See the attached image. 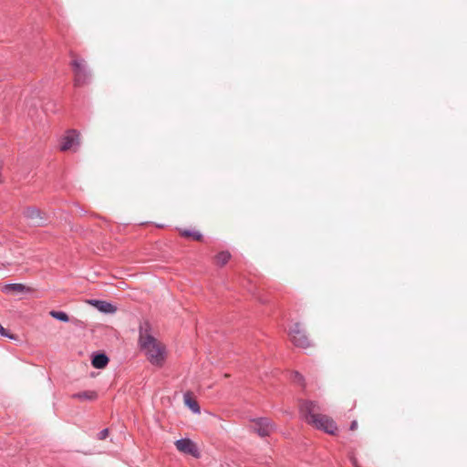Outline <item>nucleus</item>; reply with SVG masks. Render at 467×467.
<instances>
[{
    "label": "nucleus",
    "instance_id": "nucleus-5",
    "mask_svg": "<svg viewBox=\"0 0 467 467\" xmlns=\"http://www.w3.org/2000/svg\"><path fill=\"white\" fill-rule=\"evenodd\" d=\"M79 132L76 130H68L61 138L59 149L61 151H76L79 147Z\"/></svg>",
    "mask_w": 467,
    "mask_h": 467
},
{
    "label": "nucleus",
    "instance_id": "nucleus-10",
    "mask_svg": "<svg viewBox=\"0 0 467 467\" xmlns=\"http://www.w3.org/2000/svg\"><path fill=\"white\" fill-rule=\"evenodd\" d=\"M71 398L79 401H94L99 398L96 390H84L71 395Z\"/></svg>",
    "mask_w": 467,
    "mask_h": 467
},
{
    "label": "nucleus",
    "instance_id": "nucleus-12",
    "mask_svg": "<svg viewBox=\"0 0 467 467\" xmlns=\"http://www.w3.org/2000/svg\"><path fill=\"white\" fill-rule=\"evenodd\" d=\"M183 400H184V403L191 409V410L194 413H200L201 412V409H200V406L198 404V402L196 401V400H194L192 398V395L191 392L187 391L183 394Z\"/></svg>",
    "mask_w": 467,
    "mask_h": 467
},
{
    "label": "nucleus",
    "instance_id": "nucleus-15",
    "mask_svg": "<svg viewBox=\"0 0 467 467\" xmlns=\"http://www.w3.org/2000/svg\"><path fill=\"white\" fill-rule=\"evenodd\" d=\"M50 316L59 321L67 322L69 317L66 312L52 310Z\"/></svg>",
    "mask_w": 467,
    "mask_h": 467
},
{
    "label": "nucleus",
    "instance_id": "nucleus-1",
    "mask_svg": "<svg viewBox=\"0 0 467 467\" xmlns=\"http://www.w3.org/2000/svg\"><path fill=\"white\" fill-rule=\"evenodd\" d=\"M139 346L145 353L150 363L156 367H162L165 361V346L159 342L151 333V326L145 320L139 327Z\"/></svg>",
    "mask_w": 467,
    "mask_h": 467
},
{
    "label": "nucleus",
    "instance_id": "nucleus-19",
    "mask_svg": "<svg viewBox=\"0 0 467 467\" xmlns=\"http://www.w3.org/2000/svg\"><path fill=\"white\" fill-rule=\"evenodd\" d=\"M109 436V429H103L98 433L99 440H105Z\"/></svg>",
    "mask_w": 467,
    "mask_h": 467
},
{
    "label": "nucleus",
    "instance_id": "nucleus-20",
    "mask_svg": "<svg viewBox=\"0 0 467 467\" xmlns=\"http://www.w3.org/2000/svg\"><path fill=\"white\" fill-rule=\"evenodd\" d=\"M358 427V423L356 420L352 421L351 424H350V430L351 431H355Z\"/></svg>",
    "mask_w": 467,
    "mask_h": 467
},
{
    "label": "nucleus",
    "instance_id": "nucleus-16",
    "mask_svg": "<svg viewBox=\"0 0 467 467\" xmlns=\"http://www.w3.org/2000/svg\"><path fill=\"white\" fill-rule=\"evenodd\" d=\"M291 380L294 382V383H296L302 387L305 386V378L304 376L299 373L298 371H293L291 373Z\"/></svg>",
    "mask_w": 467,
    "mask_h": 467
},
{
    "label": "nucleus",
    "instance_id": "nucleus-2",
    "mask_svg": "<svg viewBox=\"0 0 467 467\" xmlns=\"http://www.w3.org/2000/svg\"><path fill=\"white\" fill-rule=\"evenodd\" d=\"M299 413L307 424L326 433L336 434L337 431L336 422L330 417L322 413V408L318 402L309 400H300Z\"/></svg>",
    "mask_w": 467,
    "mask_h": 467
},
{
    "label": "nucleus",
    "instance_id": "nucleus-4",
    "mask_svg": "<svg viewBox=\"0 0 467 467\" xmlns=\"http://www.w3.org/2000/svg\"><path fill=\"white\" fill-rule=\"evenodd\" d=\"M289 336L292 343L297 348H306L311 346L310 340L300 323L293 325L290 328Z\"/></svg>",
    "mask_w": 467,
    "mask_h": 467
},
{
    "label": "nucleus",
    "instance_id": "nucleus-7",
    "mask_svg": "<svg viewBox=\"0 0 467 467\" xmlns=\"http://www.w3.org/2000/svg\"><path fill=\"white\" fill-rule=\"evenodd\" d=\"M254 430L261 437L269 436L274 430L271 420L267 418H259L254 420Z\"/></svg>",
    "mask_w": 467,
    "mask_h": 467
},
{
    "label": "nucleus",
    "instance_id": "nucleus-14",
    "mask_svg": "<svg viewBox=\"0 0 467 467\" xmlns=\"http://www.w3.org/2000/svg\"><path fill=\"white\" fill-rule=\"evenodd\" d=\"M230 258H231V254L228 251L220 252L215 256L216 265H218L220 266H223L224 265H226L228 263Z\"/></svg>",
    "mask_w": 467,
    "mask_h": 467
},
{
    "label": "nucleus",
    "instance_id": "nucleus-17",
    "mask_svg": "<svg viewBox=\"0 0 467 467\" xmlns=\"http://www.w3.org/2000/svg\"><path fill=\"white\" fill-rule=\"evenodd\" d=\"M7 290L22 293L26 290V286L22 284H9L6 285Z\"/></svg>",
    "mask_w": 467,
    "mask_h": 467
},
{
    "label": "nucleus",
    "instance_id": "nucleus-3",
    "mask_svg": "<svg viewBox=\"0 0 467 467\" xmlns=\"http://www.w3.org/2000/svg\"><path fill=\"white\" fill-rule=\"evenodd\" d=\"M71 67L74 73V86L82 87L90 81V73L83 59L75 58L71 61Z\"/></svg>",
    "mask_w": 467,
    "mask_h": 467
},
{
    "label": "nucleus",
    "instance_id": "nucleus-13",
    "mask_svg": "<svg viewBox=\"0 0 467 467\" xmlns=\"http://www.w3.org/2000/svg\"><path fill=\"white\" fill-rule=\"evenodd\" d=\"M180 234L182 237L192 238V239H193L195 241H202V234L200 232L194 231V230H190V229L180 230Z\"/></svg>",
    "mask_w": 467,
    "mask_h": 467
},
{
    "label": "nucleus",
    "instance_id": "nucleus-6",
    "mask_svg": "<svg viewBox=\"0 0 467 467\" xmlns=\"http://www.w3.org/2000/svg\"><path fill=\"white\" fill-rule=\"evenodd\" d=\"M176 449L185 454L192 455L193 457H199V451L196 444L190 439L184 438L175 441Z\"/></svg>",
    "mask_w": 467,
    "mask_h": 467
},
{
    "label": "nucleus",
    "instance_id": "nucleus-9",
    "mask_svg": "<svg viewBox=\"0 0 467 467\" xmlns=\"http://www.w3.org/2000/svg\"><path fill=\"white\" fill-rule=\"evenodd\" d=\"M89 304L95 306L100 312L106 314H113L117 310V307L114 305L104 300L93 299L89 301Z\"/></svg>",
    "mask_w": 467,
    "mask_h": 467
},
{
    "label": "nucleus",
    "instance_id": "nucleus-18",
    "mask_svg": "<svg viewBox=\"0 0 467 467\" xmlns=\"http://www.w3.org/2000/svg\"><path fill=\"white\" fill-rule=\"evenodd\" d=\"M0 335L1 336H4V337H9L11 339H15L16 337L14 335H11L8 333V331L3 327V326L0 324Z\"/></svg>",
    "mask_w": 467,
    "mask_h": 467
},
{
    "label": "nucleus",
    "instance_id": "nucleus-8",
    "mask_svg": "<svg viewBox=\"0 0 467 467\" xmlns=\"http://www.w3.org/2000/svg\"><path fill=\"white\" fill-rule=\"evenodd\" d=\"M25 217L29 220L30 223L36 226L43 225L47 219L43 216V213L35 207H29L24 212Z\"/></svg>",
    "mask_w": 467,
    "mask_h": 467
},
{
    "label": "nucleus",
    "instance_id": "nucleus-11",
    "mask_svg": "<svg viewBox=\"0 0 467 467\" xmlns=\"http://www.w3.org/2000/svg\"><path fill=\"white\" fill-rule=\"evenodd\" d=\"M109 361V359L106 354L96 353L92 357L91 364L96 368H104L108 365Z\"/></svg>",
    "mask_w": 467,
    "mask_h": 467
},
{
    "label": "nucleus",
    "instance_id": "nucleus-21",
    "mask_svg": "<svg viewBox=\"0 0 467 467\" xmlns=\"http://www.w3.org/2000/svg\"><path fill=\"white\" fill-rule=\"evenodd\" d=\"M353 464H354V466H355V467H358V465L356 464V462H353Z\"/></svg>",
    "mask_w": 467,
    "mask_h": 467
}]
</instances>
